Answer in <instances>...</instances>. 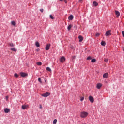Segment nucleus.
I'll list each match as a JSON object with an SVG mask.
<instances>
[{
    "mask_svg": "<svg viewBox=\"0 0 124 124\" xmlns=\"http://www.w3.org/2000/svg\"><path fill=\"white\" fill-rule=\"evenodd\" d=\"M71 28H72V25L70 24L67 27L68 30L70 31V29H71Z\"/></svg>",
    "mask_w": 124,
    "mask_h": 124,
    "instance_id": "nucleus-17",
    "label": "nucleus"
},
{
    "mask_svg": "<svg viewBox=\"0 0 124 124\" xmlns=\"http://www.w3.org/2000/svg\"><path fill=\"white\" fill-rule=\"evenodd\" d=\"M69 20H70V21H72V20H73V15H71L69 17H68Z\"/></svg>",
    "mask_w": 124,
    "mask_h": 124,
    "instance_id": "nucleus-12",
    "label": "nucleus"
},
{
    "mask_svg": "<svg viewBox=\"0 0 124 124\" xmlns=\"http://www.w3.org/2000/svg\"><path fill=\"white\" fill-rule=\"evenodd\" d=\"M73 59H75V56H74V57H73Z\"/></svg>",
    "mask_w": 124,
    "mask_h": 124,
    "instance_id": "nucleus-40",
    "label": "nucleus"
},
{
    "mask_svg": "<svg viewBox=\"0 0 124 124\" xmlns=\"http://www.w3.org/2000/svg\"><path fill=\"white\" fill-rule=\"evenodd\" d=\"M87 60H92V57L90 56H89L87 57Z\"/></svg>",
    "mask_w": 124,
    "mask_h": 124,
    "instance_id": "nucleus-31",
    "label": "nucleus"
},
{
    "mask_svg": "<svg viewBox=\"0 0 124 124\" xmlns=\"http://www.w3.org/2000/svg\"><path fill=\"white\" fill-rule=\"evenodd\" d=\"M10 50L11 51H13V52H16L17 51V49H16V48H12L10 49Z\"/></svg>",
    "mask_w": 124,
    "mask_h": 124,
    "instance_id": "nucleus-19",
    "label": "nucleus"
},
{
    "mask_svg": "<svg viewBox=\"0 0 124 124\" xmlns=\"http://www.w3.org/2000/svg\"><path fill=\"white\" fill-rule=\"evenodd\" d=\"M82 0H79V2H81V1H82Z\"/></svg>",
    "mask_w": 124,
    "mask_h": 124,
    "instance_id": "nucleus-39",
    "label": "nucleus"
},
{
    "mask_svg": "<svg viewBox=\"0 0 124 124\" xmlns=\"http://www.w3.org/2000/svg\"><path fill=\"white\" fill-rule=\"evenodd\" d=\"M106 43H105V42L102 41L101 42V45H102V46H105Z\"/></svg>",
    "mask_w": 124,
    "mask_h": 124,
    "instance_id": "nucleus-15",
    "label": "nucleus"
},
{
    "mask_svg": "<svg viewBox=\"0 0 124 124\" xmlns=\"http://www.w3.org/2000/svg\"><path fill=\"white\" fill-rule=\"evenodd\" d=\"M6 100H8V96H6Z\"/></svg>",
    "mask_w": 124,
    "mask_h": 124,
    "instance_id": "nucleus-37",
    "label": "nucleus"
},
{
    "mask_svg": "<svg viewBox=\"0 0 124 124\" xmlns=\"http://www.w3.org/2000/svg\"><path fill=\"white\" fill-rule=\"evenodd\" d=\"M104 61L105 62H108V59L105 58Z\"/></svg>",
    "mask_w": 124,
    "mask_h": 124,
    "instance_id": "nucleus-30",
    "label": "nucleus"
},
{
    "mask_svg": "<svg viewBox=\"0 0 124 124\" xmlns=\"http://www.w3.org/2000/svg\"><path fill=\"white\" fill-rule=\"evenodd\" d=\"M49 17L50 18V19H52L53 20V19H54V17H53V16L52 15H50L49 16Z\"/></svg>",
    "mask_w": 124,
    "mask_h": 124,
    "instance_id": "nucleus-29",
    "label": "nucleus"
},
{
    "mask_svg": "<svg viewBox=\"0 0 124 124\" xmlns=\"http://www.w3.org/2000/svg\"><path fill=\"white\" fill-rule=\"evenodd\" d=\"M123 51H124V49L123 48Z\"/></svg>",
    "mask_w": 124,
    "mask_h": 124,
    "instance_id": "nucleus-41",
    "label": "nucleus"
},
{
    "mask_svg": "<svg viewBox=\"0 0 124 124\" xmlns=\"http://www.w3.org/2000/svg\"><path fill=\"white\" fill-rule=\"evenodd\" d=\"M46 70H47V71H49V72L51 71V68H50V67H46Z\"/></svg>",
    "mask_w": 124,
    "mask_h": 124,
    "instance_id": "nucleus-23",
    "label": "nucleus"
},
{
    "mask_svg": "<svg viewBox=\"0 0 124 124\" xmlns=\"http://www.w3.org/2000/svg\"><path fill=\"white\" fill-rule=\"evenodd\" d=\"M64 0V2L65 3H67V0Z\"/></svg>",
    "mask_w": 124,
    "mask_h": 124,
    "instance_id": "nucleus-36",
    "label": "nucleus"
},
{
    "mask_svg": "<svg viewBox=\"0 0 124 124\" xmlns=\"http://www.w3.org/2000/svg\"><path fill=\"white\" fill-rule=\"evenodd\" d=\"M103 78L105 79H107L108 78V73H105L103 74Z\"/></svg>",
    "mask_w": 124,
    "mask_h": 124,
    "instance_id": "nucleus-9",
    "label": "nucleus"
},
{
    "mask_svg": "<svg viewBox=\"0 0 124 124\" xmlns=\"http://www.w3.org/2000/svg\"><path fill=\"white\" fill-rule=\"evenodd\" d=\"M49 95H50V93L48 92L42 94V96H43L44 97H47V96H49Z\"/></svg>",
    "mask_w": 124,
    "mask_h": 124,
    "instance_id": "nucleus-2",
    "label": "nucleus"
},
{
    "mask_svg": "<svg viewBox=\"0 0 124 124\" xmlns=\"http://www.w3.org/2000/svg\"><path fill=\"white\" fill-rule=\"evenodd\" d=\"M40 11H41V12H43L44 10H43V9H40Z\"/></svg>",
    "mask_w": 124,
    "mask_h": 124,
    "instance_id": "nucleus-35",
    "label": "nucleus"
},
{
    "mask_svg": "<svg viewBox=\"0 0 124 124\" xmlns=\"http://www.w3.org/2000/svg\"><path fill=\"white\" fill-rule=\"evenodd\" d=\"M59 1H62L63 0H58Z\"/></svg>",
    "mask_w": 124,
    "mask_h": 124,
    "instance_id": "nucleus-38",
    "label": "nucleus"
},
{
    "mask_svg": "<svg viewBox=\"0 0 124 124\" xmlns=\"http://www.w3.org/2000/svg\"><path fill=\"white\" fill-rule=\"evenodd\" d=\"M78 38L79 39V42H82L83 41V37L82 36H79Z\"/></svg>",
    "mask_w": 124,
    "mask_h": 124,
    "instance_id": "nucleus-13",
    "label": "nucleus"
},
{
    "mask_svg": "<svg viewBox=\"0 0 124 124\" xmlns=\"http://www.w3.org/2000/svg\"><path fill=\"white\" fill-rule=\"evenodd\" d=\"M4 111L5 112V113H9V112H10V110L9 109H8V108H5L4 109Z\"/></svg>",
    "mask_w": 124,
    "mask_h": 124,
    "instance_id": "nucleus-10",
    "label": "nucleus"
},
{
    "mask_svg": "<svg viewBox=\"0 0 124 124\" xmlns=\"http://www.w3.org/2000/svg\"><path fill=\"white\" fill-rule=\"evenodd\" d=\"M93 4L94 6H97L98 5V3H97L96 1L93 2Z\"/></svg>",
    "mask_w": 124,
    "mask_h": 124,
    "instance_id": "nucleus-14",
    "label": "nucleus"
},
{
    "mask_svg": "<svg viewBox=\"0 0 124 124\" xmlns=\"http://www.w3.org/2000/svg\"><path fill=\"white\" fill-rule=\"evenodd\" d=\"M39 106H40L39 107L40 109H42V105H40Z\"/></svg>",
    "mask_w": 124,
    "mask_h": 124,
    "instance_id": "nucleus-34",
    "label": "nucleus"
},
{
    "mask_svg": "<svg viewBox=\"0 0 124 124\" xmlns=\"http://www.w3.org/2000/svg\"><path fill=\"white\" fill-rule=\"evenodd\" d=\"M122 34L123 35V37H124V31H122Z\"/></svg>",
    "mask_w": 124,
    "mask_h": 124,
    "instance_id": "nucleus-33",
    "label": "nucleus"
},
{
    "mask_svg": "<svg viewBox=\"0 0 124 124\" xmlns=\"http://www.w3.org/2000/svg\"><path fill=\"white\" fill-rule=\"evenodd\" d=\"M96 87L98 89H99L100 88H101V87H102V84L101 83H98L97 84Z\"/></svg>",
    "mask_w": 124,
    "mask_h": 124,
    "instance_id": "nucleus-11",
    "label": "nucleus"
},
{
    "mask_svg": "<svg viewBox=\"0 0 124 124\" xmlns=\"http://www.w3.org/2000/svg\"><path fill=\"white\" fill-rule=\"evenodd\" d=\"M60 62H65V57L63 56L62 57L60 58Z\"/></svg>",
    "mask_w": 124,
    "mask_h": 124,
    "instance_id": "nucleus-6",
    "label": "nucleus"
},
{
    "mask_svg": "<svg viewBox=\"0 0 124 124\" xmlns=\"http://www.w3.org/2000/svg\"><path fill=\"white\" fill-rule=\"evenodd\" d=\"M20 74L22 77H26V76H28L27 73L24 72H21Z\"/></svg>",
    "mask_w": 124,
    "mask_h": 124,
    "instance_id": "nucleus-7",
    "label": "nucleus"
},
{
    "mask_svg": "<svg viewBox=\"0 0 124 124\" xmlns=\"http://www.w3.org/2000/svg\"><path fill=\"white\" fill-rule=\"evenodd\" d=\"M14 76L15 77H16V78H18V77H19V75H18V74L17 73H15L14 74Z\"/></svg>",
    "mask_w": 124,
    "mask_h": 124,
    "instance_id": "nucleus-24",
    "label": "nucleus"
},
{
    "mask_svg": "<svg viewBox=\"0 0 124 124\" xmlns=\"http://www.w3.org/2000/svg\"><path fill=\"white\" fill-rule=\"evenodd\" d=\"M37 65H42V63H41V62H37Z\"/></svg>",
    "mask_w": 124,
    "mask_h": 124,
    "instance_id": "nucleus-22",
    "label": "nucleus"
},
{
    "mask_svg": "<svg viewBox=\"0 0 124 124\" xmlns=\"http://www.w3.org/2000/svg\"><path fill=\"white\" fill-rule=\"evenodd\" d=\"M35 45L37 47H39V43L38 42H36Z\"/></svg>",
    "mask_w": 124,
    "mask_h": 124,
    "instance_id": "nucleus-21",
    "label": "nucleus"
},
{
    "mask_svg": "<svg viewBox=\"0 0 124 124\" xmlns=\"http://www.w3.org/2000/svg\"><path fill=\"white\" fill-rule=\"evenodd\" d=\"M89 99L90 102H91L92 103H93V102L94 101V99L93 97V96H89Z\"/></svg>",
    "mask_w": 124,
    "mask_h": 124,
    "instance_id": "nucleus-3",
    "label": "nucleus"
},
{
    "mask_svg": "<svg viewBox=\"0 0 124 124\" xmlns=\"http://www.w3.org/2000/svg\"><path fill=\"white\" fill-rule=\"evenodd\" d=\"M100 35V34H99V33H96V37L99 36Z\"/></svg>",
    "mask_w": 124,
    "mask_h": 124,
    "instance_id": "nucleus-32",
    "label": "nucleus"
},
{
    "mask_svg": "<svg viewBox=\"0 0 124 124\" xmlns=\"http://www.w3.org/2000/svg\"><path fill=\"white\" fill-rule=\"evenodd\" d=\"M111 34V30H108L106 32V36H109Z\"/></svg>",
    "mask_w": 124,
    "mask_h": 124,
    "instance_id": "nucleus-5",
    "label": "nucleus"
},
{
    "mask_svg": "<svg viewBox=\"0 0 124 124\" xmlns=\"http://www.w3.org/2000/svg\"><path fill=\"white\" fill-rule=\"evenodd\" d=\"M57 122H58V121L57 120V119H54L53 121V124H57Z\"/></svg>",
    "mask_w": 124,
    "mask_h": 124,
    "instance_id": "nucleus-27",
    "label": "nucleus"
},
{
    "mask_svg": "<svg viewBox=\"0 0 124 124\" xmlns=\"http://www.w3.org/2000/svg\"><path fill=\"white\" fill-rule=\"evenodd\" d=\"M91 62H96V60H95V59H93L91 60Z\"/></svg>",
    "mask_w": 124,
    "mask_h": 124,
    "instance_id": "nucleus-25",
    "label": "nucleus"
},
{
    "mask_svg": "<svg viewBox=\"0 0 124 124\" xmlns=\"http://www.w3.org/2000/svg\"><path fill=\"white\" fill-rule=\"evenodd\" d=\"M27 107H28V106H27V105H22V108L23 110H25V109H26V108H27Z\"/></svg>",
    "mask_w": 124,
    "mask_h": 124,
    "instance_id": "nucleus-16",
    "label": "nucleus"
},
{
    "mask_svg": "<svg viewBox=\"0 0 124 124\" xmlns=\"http://www.w3.org/2000/svg\"><path fill=\"white\" fill-rule=\"evenodd\" d=\"M8 45H9V46H10L11 47H14V45L12 43H9Z\"/></svg>",
    "mask_w": 124,
    "mask_h": 124,
    "instance_id": "nucleus-18",
    "label": "nucleus"
},
{
    "mask_svg": "<svg viewBox=\"0 0 124 124\" xmlns=\"http://www.w3.org/2000/svg\"><path fill=\"white\" fill-rule=\"evenodd\" d=\"M50 47H51V44H48L47 45H46L45 49L46 50V51H48V50L50 49Z\"/></svg>",
    "mask_w": 124,
    "mask_h": 124,
    "instance_id": "nucleus-4",
    "label": "nucleus"
},
{
    "mask_svg": "<svg viewBox=\"0 0 124 124\" xmlns=\"http://www.w3.org/2000/svg\"><path fill=\"white\" fill-rule=\"evenodd\" d=\"M84 99H85V97H84V96L80 97V101H83V100H84Z\"/></svg>",
    "mask_w": 124,
    "mask_h": 124,
    "instance_id": "nucleus-26",
    "label": "nucleus"
},
{
    "mask_svg": "<svg viewBox=\"0 0 124 124\" xmlns=\"http://www.w3.org/2000/svg\"><path fill=\"white\" fill-rule=\"evenodd\" d=\"M115 14L116 15V18H119V16H120V15H121L120 12H119L118 11H115Z\"/></svg>",
    "mask_w": 124,
    "mask_h": 124,
    "instance_id": "nucleus-8",
    "label": "nucleus"
},
{
    "mask_svg": "<svg viewBox=\"0 0 124 124\" xmlns=\"http://www.w3.org/2000/svg\"><path fill=\"white\" fill-rule=\"evenodd\" d=\"M11 24L13 25V26H16V22H15L14 21H12Z\"/></svg>",
    "mask_w": 124,
    "mask_h": 124,
    "instance_id": "nucleus-20",
    "label": "nucleus"
},
{
    "mask_svg": "<svg viewBox=\"0 0 124 124\" xmlns=\"http://www.w3.org/2000/svg\"><path fill=\"white\" fill-rule=\"evenodd\" d=\"M88 115H89L88 112L86 111H82L80 113V117L83 118H87V117H88Z\"/></svg>",
    "mask_w": 124,
    "mask_h": 124,
    "instance_id": "nucleus-1",
    "label": "nucleus"
},
{
    "mask_svg": "<svg viewBox=\"0 0 124 124\" xmlns=\"http://www.w3.org/2000/svg\"><path fill=\"white\" fill-rule=\"evenodd\" d=\"M38 81L40 82V83H42V81H41V78H38Z\"/></svg>",
    "mask_w": 124,
    "mask_h": 124,
    "instance_id": "nucleus-28",
    "label": "nucleus"
}]
</instances>
